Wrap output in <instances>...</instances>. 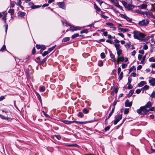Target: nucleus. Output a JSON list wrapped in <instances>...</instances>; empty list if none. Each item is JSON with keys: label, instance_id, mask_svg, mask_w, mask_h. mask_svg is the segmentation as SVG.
I'll list each match as a JSON object with an SVG mask.
<instances>
[{"label": "nucleus", "instance_id": "27", "mask_svg": "<svg viewBox=\"0 0 155 155\" xmlns=\"http://www.w3.org/2000/svg\"><path fill=\"white\" fill-rule=\"evenodd\" d=\"M79 36V34L78 33H76L72 36L71 38L72 39H74Z\"/></svg>", "mask_w": 155, "mask_h": 155}, {"label": "nucleus", "instance_id": "12", "mask_svg": "<svg viewBox=\"0 0 155 155\" xmlns=\"http://www.w3.org/2000/svg\"><path fill=\"white\" fill-rule=\"evenodd\" d=\"M149 82L151 85L154 86L155 85V78H152L149 80Z\"/></svg>", "mask_w": 155, "mask_h": 155}, {"label": "nucleus", "instance_id": "61", "mask_svg": "<svg viewBox=\"0 0 155 155\" xmlns=\"http://www.w3.org/2000/svg\"><path fill=\"white\" fill-rule=\"evenodd\" d=\"M142 55H141L140 54L138 55V58L139 60H141L142 59Z\"/></svg>", "mask_w": 155, "mask_h": 155}, {"label": "nucleus", "instance_id": "41", "mask_svg": "<svg viewBox=\"0 0 155 155\" xmlns=\"http://www.w3.org/2000/svg\"><path fill=\"white\" fill-rule=\"evenodd\" d=\"M45 88L44 87H40V91L41 92H43L45 91Z\"/></svg>", "mask_w": 155, "mask_h": 155}, {"label": "nucleus", "instance_id": "56", "mask_svg": "<svg viewBox=\"0 0 155 155\" xmlns=\"http://www.w3.org/2000/svg\"><path fill=\"white\" fill-rule=\"evenodd\" d=\"M120 17L122 18H125V17L127 16L126 15L124 14H120Z\"/></svg>", "mask_w": 155, "mask_h": 155}, {"label": "nucleus", "instance_id": "60", "mask_svg": "<svg viewBox=\"0 0 155 155\" xmlns=\"http://www.w3.org/2000/svg\"><path fill=\"white\" fill-rule=\"evenodd\" d=\"M148 48V47L147 45H145L143 47V49L145 50H147Z\"/></svg>", "mask_w": 155, "mask_h": 155}, {"label": "nucleus", "instance_id": "29", "mask_svg": "<svg viewBox=\"0 0 155 155\" xmlns=\"http://www.w3.org/2000/svg\"><path fill=\"white\" fill-rule=\"evenodd\" d=\"M69 40L70 38L69 37H66L63 38L62 41H64V42H66L69 41Z\"/></svg>", "mask_w": 155, "mask_h": 155}, {"label": "nucleus", "instance_id": "57", "mask_svg": "<svg viewBox=\"0 0 155 155\" xmlns=\"http://www.w3.org/2000/svg\"><path fill=\"white\" fill-rule=\"evenodd\" d=\"M117 101H114L113 103V106L114 107L113 108H114V109H115V106L117 104Z\"/></svg>", "mask_w": 155, "mask_h": 155}, {"label": "nucleus", "instance_id": "46", "mask_svg": "<svg viewBox=\"0 0 155 155\" xmlns=\"http://www.w3.org/2000/svg\"><path fill=\"white\" fill-rule=\"evenodd\" d=\"M83 112L85 114H87L88 112V110L86 108H84L83 110Z\"/></svg>", "mask_w": 155, "mask_h": 155}, {"label": "nucleus", "instance_id": "20", "mask_svg": "<svg viewBox=\"0 0 155 155\" xmlns=\"http://www.w3.org/2000/svg\"><path fill=\"white\" fill-rule=\"evenodd\" d=\"M151 106V103L149 101L148 102L147 104L144 106V107H145L146 108H149Z\"/></svg>", "mask_w": 155, "mask_h": 155}, {"label": "nucleus", "instance_id": "24", "mask_svg": "<svg viewBox=\"0 0 155 155\" xmlns=\"http://www.w3.org/2000/svg\"><path fill=\"white\" fill-rule=\"evenodd\" d=\"M119 78L120 80H121L123 78V73L122 72H121L120 74H119Z\"/></svg>", "mask_w": 155, "mask_h": 155}, {"label": "nucleus", "instance_id": "2", "mask_svg": "<svg viewBox=\"0 0 155 155\" xmlns=\"http://www.w3.org/2000/svg\"><path fill=\"white\" fill-rule=\"evenodd\" d=\"M149 111V110L144 106L141 107L137 111V113L140 114H146Z\"/></svg>", "mask_w": 155, "mask_h": 155}, {"label": "nucleus", "instance_id": "35", "mask_svg": "<svg viewBox=\"0 0 155 155\" xmlns=\"http://www.w3.org/2000/svg\"><path fill=\"white\" fill-rule=\"evenodd\" d=\"M6 49V46L5 45H4L0 50V51H3L4 50H5Z\"/></svg>", "mask_w": 155, "mask_h": 155}, {"label": "nucleus", "instance_id": "19", "mask_svg": "<svg viewBox=\"0 0 155 155\" xmlns=\"http://www.w3.org/2000/svg\"><path fill=\"white\" fill-rule=\"evenodd\" d=\"M114 46L116 48V49L117 51L119 50H121L120 49V45L119 44H115L114 45Z\"/></svg>", "mask_w": 155, "mask_h": 155}, {"label": "nucleus", "instance_id": "45", "mask_svg": "<svg viewBox=\"0 0 155 155\" xmlns=\"http://www.w3.org/2000/svg\"><path fill=\"white\" fill-rule=\"evenodd\" d=\"M1 118L5 119V120H8L9 119L8 117H5V116L2 115Z\"/></svg>", "mask_w": 155, "mask_h": 155}, {"label": "nucleus", "instance_id": "58", "mask_svg": "<svg viewBox=\"0 0 155 155\" xmlns=\"http://www.w3.org/2000/svg\"><path fill=\"white\" fill-rule=\"evenodd\" d=\"M36 47L38 49H39L41 48V46L40 45H36Z\"/></svg>", "mask_w": 155, "mask_h": 155}, {"label": "nucleus", "instance_id": "11", "mask_svg": "<svg viewBox=\"0 0 155 155\" xmlns=\"http://www.w3.org/2000/svg\"><path fill=\"white\" fill-rule=\"evenodd\" d=\"M58 5L61 8L65 9V5L63 2H60L58 4Z\"/></svg>", "mask_w": 155, "mask_h": 155}, {"label": "nucleus", "instance_id": "21", "mask_svg": "<svg viewBox=\"0 0 155 155\" xmlns=\"http://www.w3.org/2000/svg\"><path fill=\"white\" fill-rule=\"evenodd\" d=\"M146 83L145 81H141L140 83H139L138 84V86L139 87H142L143 86L144 84H146Z\"/></svg>", "mask_w": 155, "mask_h": 155}, {"label": "nucleus", "instance_id": "34", "mask_svg": "<svg viewBox=\"0 0 155 155\" xmlns=\"http://www.w3.org/2000/svg\"><path fill=\"white\" fill-rule=\"evenodd\" d=\"M78 116L81 118H82L83 116V113L81 112H79L78 114Z\"/></svg>", "mask_w": 155, "mask_h": 155}, {"label": "nucleus", "instance_id": "44", "mask_svg": "<svg viewBox=\"0 0 155 155\" xmlns=\"http://www.w3.org/2000/svg\"><path fill=\"white\" fill-rule=\"evenodd\" d=\"M94 8L98 12L100 11V8L96 4L94 5Z\"/></svg>", "mask_w": 155, "mask_h": 155}, {"label": "nucleus", "instance_id": "17", "mask_svg": "<svg viewBox=\"0 0 155 155\" xmlns=\"http://www.w3.org/2000/svg\"><path fill=\"white\" fill-rule=\"evenodd\" d=\"M117 57L120 56L122 55V50L117 51Z\"/></svg>", "mask_w": 155, "mask_h": 155}, {"label": "nucleus", "instance_id": "39", "mask_svg": "<svg viewBox=\"0 0 155 155\" xmlns=\"http://www.w3.org/2000/svg\"><path fill=\"white\" fill-rule=\"evenodd\" d=\"M101 58L102 59L105 58V54L103 52L101 53Z\"/></svg>", "mask_w": 155, "mask_h": 155}, {"label": "nucleus", "instance_id": "7", "mask_svg": "<svg viewBox=\"0 0 155 155\" xmlns=\"http://www.w3.org/2000/svg\"><path fill=\"white\" fill-rule=\"evenodd\" d=\"M132 104V102L129 101L128 100H127L125 103V105L126 107H130Z\"/></svg>", "mask_w": 155, "mask_h": 155}, {"label": "nucleus", "instance_id": "50", "mask_svg": "<svg viewBox=\"0 0 155 155\" xmlns=\"http://www.w3.org/2000/svg\"><path fill=\"white\" fill-rule=\"evenodd\" d=\"M141 90H141V89H137L136 91V92L137 94H139L141 92Z\"/></svg>", "mask_w": 155, "mask_h": 155}, {"label": "nucleus", "instance_id": "3", "mask_svg": "<svg viewBox=\"0 0 155 155\" xmlns=\"http://www.w3.org/2000/svg\"><path fill=\"white\" fill-rule=\"evenodd\" d=\"M149 22L148 19H143L139 21L138 24L140 26H145L147 25Z\"/></svg>", "mask_w": 155, "mask_h": 155}, {"label": "nucleus", "instance_id": "47", "mask_svg": "<svg viewBox=\"0 0 155 155\" xmlns=\"http://www.w3.org/2000/svg\"><path fill=\"white\" fill-rule=\"evenodd\" d=\"M129 112V109H128L125 108V109L124 113L125 114H127Z\"/></svg>", "mask_w": 155, "mask_h": 155}, {"label": "nucleus", "instance_id": "38", "mask_svg": "<svg viewBox=\"0 0 155 155\" xmlns=\"http://www.w3.org/2000/svg\"><path fill=\"white\" fill-rule=\"evenodd\" d=\"M49 53V52L48 51H45L44 52V53L42 54V55L44 57L46 56V55L48 54Z\"/></svg>", "mask_w": 155, "mask_h": 155}, {"label": "nucleus", "instance_id": "30", "mask_svg": "<svg viewBox=\"0 0 155 155\" xmlns=\"http://www.w3.org/2000/svg\"><path fill=\"white\" fill-rule=\"evenodd\" d=\"M55 48V46H53L52 47L48 49V51L49 52V53L51 52Z\"/></svg>", "mask_w": 155, "mask_h": 155}, {"label": "nucleus", "instance_id": "36", "mask_svg": "<svg viewBox=\"0 0 155 155\" xmlns=\"http://www.w3.org/2000/svg\"><path fill=\"white\" fill-rule=\"evenodd\" d=\"M134 92V90H131L129 92V96L130 97L133 94Z\"/></svg>", "mask_w": 155, "mask_h": 155}, {"label": "nucleus", "instance_id": "22", "mask_svg": "<svg viewBox=\"0 0 155 155\" xmlns=\"http://www.w3.org/2000/svg\"><path fill=\"white\" fill-rule=\"evenodd\" d=\"M117 59H118L119 61H124V58L123 57L122 55L120 56L117 57Z\"/></svg>", "mask_w": 155, "mask_h": 155}, {"label": "nucleus", "instance_id": "49", "mask_svg": "<svg viewBox=\"0 0 155 155\" xmlns=\"http://www.w3.org/2000/svg\"><path fill=\"white\" fill-rule=\"evenodd\" d=\"M106 24L107 25L110 26H113L114 25L113 24L110 22H107L106 23Z\"/></svg>", "mask_w": 155, "mask_h": 155}, {"label": "nucleus", "instance_id": "23", "mask_svg": "<svg viewBox=\"0 0 155 155\" xmlns=\"http://www.w3.org/2000/svg\"><path fill=\"white\" fill-rule=\"evenodd\" d=\"M147 7V5L144 4H142L140 6V8L141 9H145Z\"/></svg>", "mask_w": 155, "mask_h": 155}, {"label": "nucleus", "instance_id": "6", "mask_svg": "<svg viewBox=\"0 0 155 155\" xmlns=\"http://www.w3.org/2000/svg\"><path fill=\"white\" fill-rule=\"evenodd\" d=\"M28 5L32 9H34L35 8H38L40 7V6L39 5H34V4L32 2H30L28 3Z\"/></svg>", "mask_w": 155, "mask_h": 155}, {"label": "nucleus", "instance_id": "9", "mask_svg": "<svg viewBox=\"0 0 155 155\" xmlns=\"http://www.w3.org/2000/svg\"><path fill=\"white\" fill-rule=\"evenodd\" d=\"M81 29V28L79 27H76L74 26H71L70 27V30L72 31L77 30H80Z\"/></svg>", "mask_w": 155, "mask_h": 155}, {"label": "nucleus", "instance_id": "55", "mask_svg": "<svg viewBox=\"0 0 155 155\" xmlns=\"http://www.w3.org/2000/svg\"><path fill=\"white\" fill-rule=\"evenodd\" d=\"M127 65L126 64H122V68H126V67L127 66Z\"/></svg>", "mask_w": 155, "mask_h": 155}, {"label": "nucleus", "instance_id": "59", "mask_svg": "<svg viewBox=\"0 0 155 155\" xmlns=\"http://www.w3.org/2000/svg\"><path fill=\"white\" fill-rule=\"evenodd\" d=\"M121 68L120 67H119L117 69V73L118 75L119 74L120 72L121 71Z\"/></svg>", "mask_w": 155, "mask_h": 155}, {"label": "nucleus", "instance_id": "10", "mask_svg": "<svg viewBox=\"0 0 155 155\" xmlns=\"http://www.w3.org/2000/svg\"><path fill=\"white\" fill-rule=\"evenodd\" d=\"M2 14H3L4 15L2 17V20L4 21V22L5 23H6V16L7 15V13L5 12H2Z\"/></svg>", "mask_w": 155, "mask_h": 155}, {"label": "nucleus", "instance_id": "5", "mask_svg": "<svg viewBox=\"0 0 155 155\" xmlns=\"http://www.w3.org/2000/svg\"><path fill=\"white\" fill-rule=\"evenodd\" d=\"M122 115L121 114H118L115 116V120L114 122V124L116 125L117 123L122 119Z\"/></svg>", "mask_w": 155, "mask_h": 155}, {"label": "nucleus", "instance_id": "25", "mask_svg": "<svg viewBox=\"0 0 155 155\" xmlns=\"http://www.w3.org/2000/svg\"><path fill=\"white\" fill-rule=\"evenodd\" d=\"M88 33V30L87 29H85L84 30H83L80 31V33L81 34L83 33H86L87 34Z\"/></svg>", "mask_w": 155, "mask_h": 155}, {"label": "nucleus", "instance_id": "14", "mask_svg": "<svg viewBox=\"0 0 155 155\" xmlns=\"http://www.w3.org/2000/svg\"><path fill=\"white\" fill-rule=\"evenodd\" d=\"M131 45V43L130 42H129L128 43H126L125 46L127 50H128L130 48V45Z\"/></svg>", "mask_w": 155, "mask_h": 155}, {"label": "nucleus", "instance_id": "33", "mask_svg": "<svg viewBox=\"0 0 155 155\" xmlns=\"http://www.w3.org/2000/svg\"><path fill=\"white\" fill-rule=\"evenodd\" d=\"M149 61L151 62H155V58H150L149 59Z\"/></svg>", "mask_w": 155, "mask_h": 155}, {"label": "nucleus", "instance_id": "42", "mask_svg": "<svg viewBox=\"0 0 155 155\" xmlns=\"http://www.w3.org/2000/svg\"><path fill=\"white\" fill-rule=\"evenodd\" d=\"M36 95H37V97H38L39 101H41V97L40 95L38 93H37Z\"/></svg>", "mask_w": 155, "mask_h": 155}, {"label": "nucleus", "instance_id": "31", "mask_svg": "<svg viewBox=\"0 0 155 155\" xmlns=\"http://www.w3.org/2000/svg\"><path fill=\"white\" fill-rule=\"evenodd\" d=\"M146 57V55H145L144 56H143V58H142V60L141 61V63H140L141 64H143V63H144V62L145 61Z\"/></svg>", "mask_w": 155, "mask_h": 155}, {"label": "nucleus", "instance_id": "48", "mask_svg": "<svg viewBox=\"0 0 155 155\" xmlns=\"http://www.w3.org/2000/svg\"><path fill=\"white\" fill-rule=\"evenodd\" d=\"M126 8L129 9H132L133 8V6L131 5L128 4Z\"/></svg>", "mask_w": 155, "mask_h": 155}, {"label": "nucleus", "instance_id": "40", "mask_svg": "<svg viewBox=\"0 0 155 155\" xmlns=\"http://www.w3.org/2000/svg\"><path fill=\"white\" fill-rule=\"evenodd\" d=\"M150 97L152 98H155V91H154L152 93Z\"/></svg>", "mask_w": 155, "mask_h": 155}, {"label": "nucleus", "instance_id": "64", "mask_svg": "<svg viewBox=\"0 0 155 155\" xmlns=\"http://www.w3.org/2000/svg\"><path fill=\"white\" fill-rule=\"evenodd\" d=\"M151 10L153 12L155 11V6H153L152 7V8L151 9Z\"/></svg>", "mask_w": 155, "mask_h": 155}, {"label": "nucleus", "instance_id": "26", "mask_svg": "<svg viewBox=\"0 0 155 155\" xmlns=\"http://www.w3.org/2000/svg\"><path fill=\"white\" fill-rule=\"evenodd\" d=\"M15 3L14 2H11L10 3V7L11 8H13L15 6Z\"/></svg>", "mask_w": 155, "mask_h": 155}, {"label": "nucleus", "instance_id": "28", "mask_svg": "<svg viewBox=\"0 0 155 155\" xmlns=\"http://www.w3.org/2000/svg\"><path fill=\"white\" fill-rule=\"evenodd\" d=\"M149 87V86L147 85H145L143 87L141 88V90H143V91H144L145 90L148 89Z\"/></svg>", "mask_w": 155, "mask_h": 155}, {"label": "nucleus", "instance_id": "1", "mask_svg": "<svg viewBox=\"0 0 155 155\" xmlns=\"http://www.w3.org/2000/svg\"><path fill=\"white\" fill-rule=\"evenodd\" d=\"M134 38L139 40H142L145 36L144 34L137 31H134L133 32Z\"/></svg>", "mask_w": 155, "mask_h": 155}, {"label": "nucleus", "instance_id": "54", "mask_svg": "<svg viewBox=\"0 0 155 155\" xmlns=\"http://www.w3.org/2000/svg\"><path fill=\"white\" fill-rule=\"evenodd\" d=\"M55 137L58 140H59L61 138V137L59 135H55Z\"/></svg>", "mask_w": 155, "mask_h": 155}, {"label": "nucleus", "instance_id": "63", "mask_svg": "<svg viewBox=\"0 0 155 155\" xmlns=\"http://www.w3.org/2000/svg\"><path fill=\"white\" fill-rule=\"evenodd\" d=\"M139 53L141 54H143L144 53V51L143 50H139Z\"/></svg>", "mask_w": 155, "mask_h": 155}, {"label": "nucleus", "instance_id": "62", "mask_svg": "<svg viewBox=\"0 0 155 155\" xmlns=\"http://www.w3.org/2000/svg\"><path fill=\"white\" fill-rule=\"evenodd\" d=\"M128 85L127 87V88L129 89H131L132 88V86L131 85V84H128Z\"/></svg>", "mask_w": 155, "mask_h": 155}, {"label": "nucleus", "instance_id": "8", "mask_svg": "<svg viewBox=\"0 0 155 155\" xmlns=\"http://www.w3.org/2000/svg\"><path fill=\"white\" fill-rule=\"evenodd\" d=\"M144 15H146L148 18H150L153 16V15L152 13L149 12H144L143 13Z\"/></svg>", "mask_w": 155, "mask_h": 155}, {"label": "nucleus", "instance_id": "53", "mask_svg": "<svg viewBox=\"0 0 155 155\" xmlns=\"http://www.w3.org/2000/svg\"><path fill=\"white\" fill-rule=\"evenodd\" d=\"M98 65L100 66H101L103 65V62L101 61H99L98 63Z\"/></svg>", "mask_w": 155, "mask_h": 155}, {"label": "nucleus", "instance_id": "13", "mask_svg": "<svg viewBox=\"0 0 155 155\" xmlns=\"http://www.w3.org/2000/svg\"><path fill=\"white\" fill-rule=\"evenodd\" d=\"M18 18H20L22 17H23L25 15V13L24 12H19L18 13Z\"/></svg>", "mask_w": 155, "mask_h": 155}, {"label": "nucleus", "instance_id": "43", "mask_svg": "<svg viewBox=\"0 0 155 155\" xmlns=\"http://www.w3.org/2000/svg\"><path fill=\"white\" fill-rule=\"evenodd\" d=\"M125 19L127 21L129 22H130L132 20L130 18L127 17V16H126Z\"/></svg>", "mask_w": 155, "mask_h": 155}, {"label": "nucleus", "instance_id": "16", "mask_svg": "<svg viewBox=\"0 0 155 155\" xmlns=\"http://www.w3.org/2000/svg\"><path fill=\"white\" fill-rule=\"evenodd\" d=\"M14 10L13 9L10 8L8 10V12L12 16L14 14Z\"/></svg>", "mask_w": 155, "mask_h": 155}, {"label": "nucleus", "instance_id": "32", "mask_svg": "<svg viewBox=\"0 0 155 155\" xmlns=\"http://www.w3.org/2000/svg\"><path fill=\"white\" fill-rule=\"evenodd\" d=\"M21 0H18L17 4V5L20 6L22 8V6L21 5Z\"/></svg>", "mask_w": 155, "mask_h": 155}, {"label": "nucleus", "instance_id": "15", "mask_svg": "<svg viewBox=\"0 0 155 155\" xmlns=\"http://www.w3.org/2000/svg\"><path fill=\"white\" fill-rule=\"evenodd\" d=\"M118 29L120 30V31L123 32H128L129 30L127 28H119Z\"/></svg>", "mask_w": 155, "mask_h": 155}, {"label": "nucleus", "instance_id": "52", "mask_svg": "<svg viewBox=\"0 0 155 155\" xmlns=\"http://www.w3.org/2000/svg\"><path fill=\"white\" fill-rule=\"evenodd\" d=\"M132 78H130V77H129L128 78V81L127 84H130L131 82L132 81Z\"/></svg>", "mask_w": 155, "mask_h": 155}, {"label": "nucleus", "instance_id": "51", "mask_svg": "<svg viewBox=\"0 0 155 155\" xmlns=\"http://www.w3.org/2000/svg\"><path fill=\"white\" fill-rule=\"evenodd\" d=\"M122 3L123 4V5L126 8L127 5V3L125 1H122Z\"/></svg>", "mask_w": 155, "mask_h": 155}, {"label": "nucleus", "instance_id": "37", "mask_svg": "<svg viewBox=\"0 0 155 155\" xmlns=\"http://www.w3.org/2000/svg\"><path fill=\"white\" fill-rule=\"evenodd\" d=\"M2 112H5V113H11V112L9 110H7L6 109H4L2 111Z\"/></svg>", "mask_w": 155, "mask_h": 155}, {"label": "nucleus", "instance_id": "18", "mask_svg": "<svg viewBox=\"0 0 155 155\" xmlns=\"http://www.w3.org/2000/svg\"><path fill=\"white\" fill-rule=\"evenodd\" d=\"M114 108H113L112 110L111 111V112L109 114V115H108V117H107L106 119V120L108 119L109 118H110V117L112 115V114H113V113L114 112Z\"/></svg>", "mask_w": 155, "mask_h": 155}, {"label": "nucleus", "instance_id": "4", "mask_svg": "<svg viewBox=\"0 0 155 155\" xmlns=\"http://www.w3.org/2000/svg\"><path fill=\"white\" fill-rule=\"evenodd\" d=\"M62 121L65 124H72L74 123H79L80 124H83L84 123V122H79V121H69L67 120H64Z\"/></svg>", "mask_w": 155, "mask_h": 155}]
</instances>
